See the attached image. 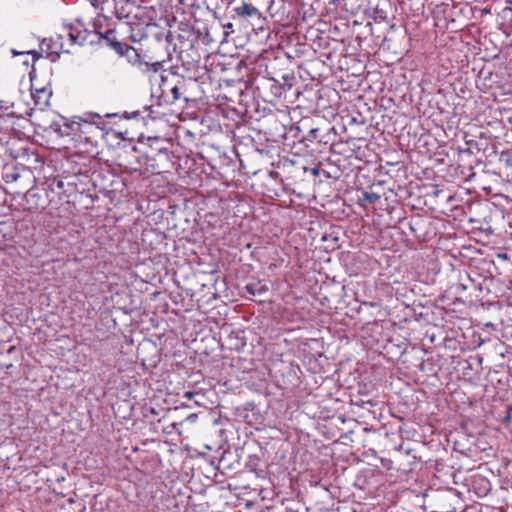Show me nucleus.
<instances>
[{"label":"nucleus","instance_id":"obj_3","mask_svg":"<svg viewBox=\"0 0 512 512\" xmlns=\"http://www.w3.org/2000/svg\"><path fill=\"white\" fill-rule=\"evenodd\" d=\"M153 160L154 159H151L148 155H138L135 147L130 150H125L118 155V165L124 172L128 173H160L159 169L155 167L154 164H149V162Z\"/></svg>","mask_w":512,"mask_h":512},{"label":"nucleus","instance_id":"obj_13","mask_svg":"<svg viewBox=\"0 0 512 512\" xmlns=\"http://www.w3.org/2000/svg\"><path fill=\"white\" fill-rule=\"evenodd\" d=\"M380 200V195L377 193H370V192H364L362 195V198L360 199L361 202H368L370 204H375Z\"/></svg>","mask_w":512,"mask_h":512},{"label":"nucleus","instance_id":"obj_5","mask_svg":"<svg viewBox=\"0 0 512 512\" xmlns=\"http://www.w3.org/2000/svg\"><path fill=\"white\" fill-rule=\"evenodd\" d=\"M91 36L89 37V40H93V43L95 40L93 39L94 36L98 37V40H104L108 46H110L112 49H114L118 54L124 55L127 53L131 47L127 45L126 43H123L119 41L116 37V30L114 28H108L106 30H102L101 26H99L97 23L94 25V31H90Z\"/></svg>","mask_w":512,"mask_h":512},{"label":"nucleus","instance_id":"obj_11","mask_svg":"<svg viewBox=\"0 0 512 512\" xmlns=\"http://www.w3.org/2000/svg\"><path fill=\"white\" fill-rule=\"evenodd\" d=\"M239 16H254L257 14L258 9L251 4L244 3L242 6L235 9Z\"/></svg>","mask_w":512,"mask_h":512},{"label":"nucleus","instance_id":"obj_7","mask_svg":"<svg viewBox=\"0 0 512 512\" xmlns=\"http://www.w3.org/2000/svg\"><path fill=\"white\" fill-rule=\"evenodd\" d=\"M90 2L95 10H99L98 17L102 16L107 19L116 12L115 0H90Z\"/></svg>","mask_w":512,"mask_h":512},{"label":"nucleus","instance_id":"obj_9","mask_svg":"<svg viewBox=\"0 0 512 512\" xmlns=\"http://www.w3.org/2000/svg\"><path fill=\"white\" fill-rule=\"evenodd\" d=\"M183 85H184V81L179 78V79H177V81L173 85V87L169 88L170 89L169 97H167L168 98L167 101L169 103L173 104L180 99V97H181L180 88Z\"/></svg>","mask_w":512,"mask_h":512},{"label":"nucleus","instance_id":"obj_16","mask_svg":"<svg viewBox=\"0 0 512 512\" xmlns=\"http://www.w3.org/2000/svg\"><path fill=\"white\" fill-rule=\"evenodd\" d=\"M146 66H147L149 69H151L153 72H158V71L160 70V68H161V66H162V65H161V63H160V62H155V63H153V64H151V65L146 64Z\"/></svg>","mask_w":512,"mask_h":512},{"label":"nucleus","instance_id":"obj_15","mask_svg":"<svg viewBox=\"0 0 512 512\" xmlns=\"http://www.w3.org/2000/svg\"><path fill=\"white\" fill-rule=\"evenodd\" d=\"M63 186H64L63 181L62 180H57V179H54L52 181V183L50 184V187H52L51 188L52 190H54V187L59 189V190H61V189H63Z\"/></svg>","mask_w":512,"mask_h":512},{"label":"nucleus","instance_id":"obj_19","mask_svg":"<svg viewBox=\"0 0 512 512\" xmlns=\"http://www.w3.org/2000/svg\"><path fill=\"white\" fill-rule=\"evenodd\" d=\"M247 288H248V291H249V292H251L252 294H254V291H252V289H251V287H250V286H248Z\"/></svg>","mask_w":512,"mask_h":512},{"label":"nucleus","instance_id":"obj_2","mask_svg":"<svg viewBox=\"0 0 512 512\" xmlns=\"http://www.w3.org/2000/svg\"><path fill=\"white\" fill-rule=\"evenodd\" d=\"M60 134L62 136H72V139L77 143L76 147L81 148L82 144L96 146L97 138L102 134V128L95 122L81 117H73L63 125Z\"/></svg>","mask_w":512,"mask_h":512},{"label":"nucleus","instance_id":"obj_14","mask_svg":"<svg viewBox=\"0 0 512 512\" xmlns=\"http://www.w3.org/2000/svg\"><path fill=\"white\" fill-rule=\"evenodd\" d=\"M502 159L505 161L508 167L512 168V153H503Z\"/></svg>","mask_w":512,"mask_h":512},{"label":"nucleus","instance_id":"obj_4","mask_svg":"<svg viewBox=\"0 0 512 512\" xmlns=\"http://www.w3.org/2000/svg\"><path fill=\"white\" fill-rule=\"evenodd\" d=\"M2 179L6 184L13 185L12 192L18 195L23 194L29 186L36 182L32 172L28 169H22V171H18L16 168L6 170Z\"/></svg>","mask_w":512,"mask_h":512},{"label":"nucleus","instance_id":"obj_10","mask_svg":"<svg viewBox=\"0 0 512 512\" xmlns=\"http://www.w3.org/2000/svg\"><path fill=\"white\" fill-rule=\"evenodd\" d=\"M116 12H114V16L117 18H123L128 16L129 11L127 10L129 0H115Z\"/></svg>","mask_w":512,"mask_h":512},{"label":"nucleus","instance_id":"obj_20","mask_svg":"<svg viewBox=\"0 0 512 512\" xmlns=\"http://www.w3.org/2000/svg\"><path fill=\"white\" fill-rule=\"evenodd\" d=\"M507 2H508V3H510V4H512V0H508Z\"/></svg>","mask_w":512,"mask_h":512},{"label":"nucleus","instance_id":"obj_1","mask_svg":"<svg viewBox=\"0 0 512 512\" xmlns=\"http://www.w3.org/2000/svg\"><path fill=\"white\" fill-rule=\"evenodd\" d=\"M91 32L83 27L82 23L77 21L75 23L64 25L61 32L49 40L44 39L40 44L41 53H44L51 61H56L60 54L70 53L71 47L78 45L82 46L85 43H93L89 40Z\"/></svg>","mask_w":512,"mask_h":512},{"label":"nucleus","instance_id":"obj_6","mask_svg":"<svg viewBox=\"0 0 512 512\" xmlns=\"http://www.w3.org/2000/svg\"><path fill=\"white\" fill-rule=\"evenodd\" d=\"M23 208L27 211H37L39 209H43L45 206V200L43 199L41 193L29 186L24 193L23 199Z\"/></svg>","mask_w":512,"mask_h":512},{"label":"nucleus","instance_id":"obj_18","mask_svg":"<svg viewBox=\"0 0 512 512\" xmlns=\"http://www.w3.org/2000/svg\"><path fill=\"white\" fill-rule=\"evenodd\" d=\"M313 174L314 175H318V170L317 169H313Z\"/></svg>","mask_w":512,"mask_h":512},{"label":"nucleus","instance_id":"obj_17","mask_svg":"<svg viewBox=\"0 0 512 512\" xmlns=\"http://www.w3.org/2000/svg\"><path fill=\"white\" fill-rule=\"evenodd\" d=\"M195 394H196V393H194V392H192V391H186V392L184 393V398H186L187 400H191V399L194 397V395H195Z\"/></svg>","mask_w":512,"mask_h":512},{"label":"nucleus","instance_id":"obj_12","mask_svg":"<svg viewBox=\"0 0 512 512\" xmlns=\"http://www.w3.org/2000/svg\"><path fill=\"white\" fill-rule=\"evenodd\" d=\"M50 95H51V92L45 88L36 90V93L33 94V96L36 98L37 103H40V102L47 103Z\"/></svg>","mask_w":512,"mask_h":512},{"label":"nucleus","instance_id":"obj_8","mask_svg":"<svg viewBox=\"0 0 512 512\" xmlns=\"http://www.w3.org/2000/svg\"><path fill=\"white\" fill-rule=\"evenodd\" d=\"M177 79H179L178 75L164 71L161 74V82L159 84V89L161 90V96L169 97V91L171 87L176 83Z\"/></svg>","mask_w":512,"mask_h":512}]
</instances>
